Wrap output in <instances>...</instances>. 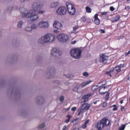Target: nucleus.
Returning <instances> with one entry per match:
<instances>
[{"instance_id": "37998d69", "label": "nucleus", "mask_w": 130, "mask_h": 130, "mask_svg": "<svg viewBox=\"0 0 130 130\" xmlns=\"http://www.w3.org/2000/svg\"><path fill=\"white\" fill-rule=\"evenodd\" d=\"M77 120H78V119H75L73 120L72 121L73 123H77Z\"/></svg>"}, {"instance_id": "ea45409f", "label": "nucleus", "mask_w": 130, "mask_h": 130, "mask_svg": "<svg viewBox=\"0 0 130 130\" xmlns=\"http://www.w3.org/2000/svg\"><path fill=\"white\" fill-rule=\"evenodd\" d=\"M72 111H76L77 110V107H74L71 109Z\"/></svg>"}, {"instance_id": "393cba45", "label": "nucleus", "mask_w": 130, "mask_h": 130, "mask_svg": "<svg viewBox=\"0 0 130 130\" xmlns=\"http://www.w3.org/2000/svg\"><path fill=\"white\" fill-rule=\"evenodd\" d=\"M38 28H43V21L40 22L38 24Z\"/></svg>"}, {"instance_id": "f8f14e48", "label": "nucleus", "mask_w": 130, "mask_h": 130, "mask_svg": "<svg viewBox=\"0 0 130 130\" xmlns=\"http://www.w3.org/2000/svg\"><path fill=\"white\" fill-rule=\"evenodd\" d=\"M92 95H93L92 93H88L87 94L84 95L82 98V100H84L83 103H85V102H87V101H88L89 98H90V97H91Z\"/></svg>"}, {"instance_id": "c756f323", "label": "nucleus", "mask_w": 130, "mask_h": 130, "mask_svg": "<svg viewBox=\"0 0 130 130\" xmlns=\"http://www.w3.org/2000/svg\"><path fill=\"white\" fill-rule=\"evenodd\" d=\"M31 29H37L38 25H37L36 24H33L31 26Z\"/></svg>"}, {"instance_id": "13d9d810", "label": "nucleus", "mask_w": 130, "mask_h": 130, "mask_svg": "<svg viewBox=\"0 0 130 130\" xmlns=\"http://www.w3.org/2000/svg\"><path fill=\"white\" fill-rule=\"evenodd\" d=\"M75 43H76V41H75Z\"/></svg>"}, {"instance_id": "412c9836", "label": "nucleus", "mask_w": 130, "mask_h": 130, "mask_svg": "<svg viewBox=\"0 0 130 130\" xmlns=\"http://www.w3.org/2000/svg\"><path fill=\"white\" fill-rule=\"evenodd\" d=\"M84 109L83 108H82V107H81L79 109L78 113V116H80V115H81V113L84 112Z\"/></svg>"}, {"instance_id": "603ef678", "label": "nucleus", "mask_w": 130, "mask_h": 130, "mask_svg": "<svg viewBox=\"0 0 130 130\" xmlns=\"http://www.w3.org/2000/svg\"><path fill=\"white\" fill-rule=\"evenodd\" d=\"M116 105H112V106H111L110 107V108H112V107H114Z\"/></svg>"}, {"instance_id": "6ab92c4d", "label": "nucleus", "mask_w": 130, "mask_h": 130, "mask_svg": "<svg viewBox=\"0 0 130 130\" xmlns=\"http://www.w3.org/2000/svg\"><path fill=\"white\" fill-rule=\"evenodd\" d=\"M58 6V3L57 2H53L51 4V7L52 8H56Z\"/></svg>"}, {"instance_id": "5fc2aeb1", "label": "nucleus", "mask_w": 130, "mask_h": 130, "mask_svg": "<svg viewBox=\"0 0 130 130\" xmlns=\"http://www.w3.org/2000/svg\"><path fill=\"white\" fill-rule=\"evenodd\" d=\"M127 2L128 3V4H130V0H127Z\"/></svg>"}, {"instance_id": "4be33fe9", "label": "nucleus", "mask_w": 130, "mask_h": 130, "mask_svg": "<svg viewBox=\"0 0 130 130\" xmlns=\"http://www.w3.org/2000/svg\"><path fill=\"white\" fill-rule=\"evenodd\" d=\"M44 127H45V123H42L38 126V128H39V129H41L44 128Z\"/></svg>"}, {"instance_id": "a211bd4d", "label": "nucleus", "mask_w": 130, "mask_h": 130, "mask_svg": "<svg viewBox=\"0 0 130 130\" xmlns=\"http://www.w3.org/2000/svg\"><path fill=\"white\" fill-rule=\"evenodd\" d=\"M49 27V24L46 21H43V28H48Z\"/></svg>"}, {"instance_id": "864d4df0", "label": "nucleus", "mask_w": 130, "mask_h": 130, "mask_svg": "<svg viewBox=\"0 0 130 130\" xmlns=\"http://www.w3.org/2000/svg\"><path fill=\"white\" fill-rule=\"evenodd\" d=\"M120 103V104H122V103H123V100H121Z\"/></svg>"}, {"instance_id": "cd10ccee", "label": "nucleus", "mask_w": 130, "mask_h": 130, "mask_svg": "<svg viewBox=\"0 0 130 130\" xmlns=\"http://www.w3.org/2000/svg\"><path fill=\"white\" fill-rule=\"evenodd\" d=\"M83 76L84 77H85L86 78H88V77H89V73H88V72H84L83 73Z\"/></svg>"}, {"instance_id": "4c0bfd02", "label": "nucleus", "mask_w": 130, "mask_h": 130, "mask_svg": "<svg viewBox=\"0 0 130 130\" xmlns=\"http://www.w3.org/2000/svg\"><path fill=\"white\" fill-rule=\"evenodd\" d=\"M106 75H107L108 76H110V78H111L112 76H111V73H110V72H107L106 73Z\"/></svg>"}, {"instance_id": "7ed1b4c3", "label": "nucleus", "mask_w": 130, "mask_h": 130, "mask_svg": "<svg viewBox=\"0 0 130 130\" xmlns=\"http://www.w3.org/2000/svg\"><path fill=\"white\" fill-rule=\"evenodd\" d=\"M109 125H110V120L105 117L95 124V127L98 130H102L105 126H109Z\"/></svg>"}, {"instance_id": "49530a36", "label": "nucleus", "mask_w": 130, "mask_h": 130, "mask_svg": "<svg viewBox=\"0 0 130 130\" xmlns=\"http://www.w3.org/2000/svg\"><path fill=\"white\" fill-rule=\"evenodd\" d=\"M58 32L59 31H57V30L56 29L54 30V33H56V34H57Z\"/></svg>"}, {"instance_id": "8fccbe9b", "label": "nucleus", "mask_w": 130, "mask_h": 130, "mask_svg": "<svg viewBox=\"0 0 130 130\" xmlns=\"http://www.w3.org/2000/svg\"><path fill=\"white\" fill-rule=\"evenodd\" d=\"M121 110L122 111H124V107H121Z\"/></svg>"}, {"instance_id": "6e6552de", "label": "nucleus", "mask_w": 130, "mask_h": 130, "mask_svg": "<svg viewBox=\"0 0 130 130\" xmlns=\"http://www.w3.org/2000/svg\"><path fill=\"white\" fill-rule=\"evenodd\" d=\"M56 13L59 16H62L67 14V8L65 7H60L56 11Z\"/></svg>"}, {"instance_id": "de8ad7c7", "label": "nucleus", "mask_w": 130, "mask_h": 130, "mask_svg": "<svg viewBox=\"0 0 130 130\" xmlns=\"http://www.w3.org/2000/svg\"><path fill=\"white\" fill-rule=\"evenodd\" d=\"M66 129H67V125L63 126V129H62V130H66Z\"/></svg>"}, {"instance_id": "1a4fd4ad", "label": "nucleus", "mask_w": 130, "mask_h": 130, "mask_svg": "<svg viewBox=\"0 0 130 130\" xmlns=\"http://www.w3.org/2000/svg\"><path fill=\"white\" fill-rule=\"evenodd\" d=\"M100 60L101 62L103 63H107V60L108 59V56L105 54H100Z\"/></svg>"}, {"instance_id": "f257e3e1", "label": "nucleus", "mask_w": 130, "mask_h": 130, "mask_svg": "<svg viewBox=\"0 0 130 130\" xmlns=\"http://www.w3.org/2000/svg\"><path fill=\"white\" fill-rule=\"evenodd\" d=\"M43 8V4L41 3H35L32 6L33 10H30L26 13L27 10L24 8H20L19 12L22 13V18H27L31 22H34L38 19V14H43L45 11L41 10Z\"/></svg>"}, {"instance_id": "f3484780", "label": "nucleus", "mask_w": 130, "mask_h": 130, "mask_svg": "<svg viewBox=\"0 0 130 130\" xmlns=\"http://www.w3.org/2000/svg\"><path fill=\"white\" fill-rule=\"evenodd\" d=\"M89 120L87 119L84 122V124L82 125L81 127V128H83V129H85V128H86L87 125L89 123Z\"/></svg>"}, {"instance_id": "f03ea898", "label": "nucleus", "mask_w": 130, "mask_h": 130, "mask_svg": "<svg viewBox=\"0 0 130 130\" xmlns=\"http://www.w3.org/2000/svg\"><path fill=\"white\" fill-rule=\"evenodd\" d=\"M55 40V36L52 34H47L39 40V43L44 44L48 42H52Z\"/></svg>"}, {"instance_id": "72a5a7b5", "label": "nucleus", "mask_w": 130, "mask_h": 130, "mask_svg": "<svg viewBox=\"0 0 130 130\" xmlns=\"http://www.w3.org/2000/svg\"><path fill=\"white\" fill-rule=\"evenodd\" d=\"M124 67V64H120V65H119L118 67H116V68H120L121 69V68H123Z\"/></svg>"}, {"instance_id": "f704fd0d", "label": "nucleus", "mask_w": 130, "mask_h": 130, "mask_svg": "<svg viewBox=\"0 0 130 130\" xmlns=\"http://www.w3.org/2000/svg\"><path fill=\"white\" fill-rule=\"evenodd\" d=\"M118 107L117 106H116V105L114 107V108L113 109V111H116V110H117L118 109Z\"/></svg>"}, {"instance_id": "20e7f679", "label": "nucleus", "mask_w": 130, "mask_h": 130, "mask_svg": "<svg viewBox=\"0 0 130 130\" xmlns=\"http://www.w3.org/2000/svg\"><path fill=\"white\" fill-rule=\"evenodd\" d=\"M70 54L73 58L79 59L81 57V54H82V50L79 48L72 49L70 51Z\"/></svg>"}, {"instance_id": "4468645a", "label": "nucleus", "mask_w": 130, "mask_h": 130, "mask_svg": "<svg viewBox=\"0 0 130 130\" xmlns=\"http://www.w3.org/2000/svg\"><path fill=\"white\" fill-rule=\"evenodd\" d=\"M120 19V16L119 15H117L111 19V21L112 23H115V22H117V21H119Z\"/></svg>"}, {"instance_id": "9b49d317", "label": "nucleus", "mask_w": 130, "mask_h": 130, "mask_svg": "<svg viewBox=\"0 0 130 130\" xmlns=\"http://www.w3.org/2000/svg\"><path fill=\"white\" fill-rule=\"evenodd\" d=\"M53 26L54 28L57 29L58 30H59L62 28V24H61V23L57 21H55L54 22Z\"/></svg>"}, {"instance_id": "a18cd8bd", "label": "nucleus", "mask_w": 130, "mask_h": 130, "mask_svg": "<svg viewBox=\"0 0 130 130\" xmlns=\"http://www.w3.org/2000/svg\"><path fill=\"white\" fill-rule=\"evenodd\" d=\"M113 72H114V68H113L112 70H110V71H109V72H110V73H113Z\"/></svg>"}, {"instance_id": "0eeeda50", "label": "nucleus", "mask_w": 130, "mask_h": 130, "mask_svg": "<svg viewBox=\"0 0 130 130\" xmlns=\"http://www.w3.org/2000/svg\"><path fill=\"white\" fill-rule=\"evenodd\" d=\"M51 55L55 56V57H57V56H60L62 54V52L58 49L54 48L51 50Z\"/></svg>"}, {"instance_id": "c03bdc74", "label": "nucleus", "mask_w": 130, "mask_h": 130, "mask_svg": "<svg viewBox=\"0 0 130 130\" xmlns=\"http://www.w3.org/2000/svg\"><path fill=\"white\" fill-rule=\"evenodd\" d=\"M128 54H130V50L128 51V52L126 53L125 54V56H127V55H128Z\"/></svg>"}, {"instance_id": "a19ab883", "label": "nucleus", "mask_w": 130, "mask_h": 130, "mask_svg": "<svg viewBox=\"0 0 130 130\" xmlns=\"http://www.w3.org/2000/svg\"><path fill=\"white\" fill-rule=\"evenodd\" d=\"M129 9H130V7L128 6L125 7V10H126V11H129Z\"/></svg>"}, {"instance_id": "b1692460", "label": "nucleus", "mask_w": 130, "mask_h": 130, "mask_svg": "<svg viewBox=\"0 0 130 130\" xmlns=\"http://www.w3.org/2000/svg\"><path fill=\"white\" fill-rule=\"evenodd\" d=\"M107 94H106L105 96V100H106L107 101V100H108V99H109V95H110V93H109V92L107 91Z\"/></svg>"}, {"instance_id": "4d7b16f0", "label": "nucleus", "mask_w": 130, "mask_h": 130, "mask_svg": "<svg viewBox=\"0 0 130 130\" xmlns=\"http://www.w3.org/2000/svg\"><path fill=\"white\" fill-rule=\"evenodd\" d=\"M94 104H96V102H94Z\"/></svg>"}, {"instance_id": "2eb2a0df", "label": "nucleus", "mask_w": 130, "mask_h": 130, "mask_svg": "<svg viewBox=\"0 0 130 130\" xmlns=\"http://www.w3.org/2000/svg\"><path fill=\"white\" fill-rule=\"evenodd\" d=\"M91 107V105L89 104H83L81 106V108H83L84 109H85L86 110L89 109Z\"/></svg>"}, {"instance_id": "ddd939ff", "label": "nucleus", "mask_w": 130, "mask_h": 130, "mask_svg": "<svg viewBox=\"0 0 130 130\" xmlns=\"http://www.w3.org/2000/svg\"><path fill=\"white\" fill-rule=\"evenodd\" d=\"M94 23L95 25H97V26L100 25V19L98 18V14H95L94 16Z\"/></svg>"}, {"instance_id": "3c124183", "label": "nucleus", "mask_w": 130, "mask_h": 130, "mask_svg": "<svg viewBox=\"0 0 130 130\" xmlns=\"http://www.w3.org/2000/svg\"><path fill=\"white\" fill-rule=\"evenodd\" d=\"M66 77L70 78H71V75H66Z\"/></svg>"}, {"instance_id": "6e6d98bb", "label": "nucleus", "mask_w": 130, "mask_h": 130, "mask_svg": "<svg viewBox=\"0 0 130 130\" xmlns=\"http://www.w3.org/2000/svg\"><path fill=\"white\" fill-rule=\"evenodd\" d=\"M69 109H70V108H68L66 109V110L68 111Z\"/></svg>"}, {"instance_id": "dca6fc26", "label": "nucleus", "mask_w": 130, "mask_h": 130, "mask_svg": "<svg viewBox=\"0 0 130 130\" xmlns=\"http://www.w3.org/2000/svg\"><path fill=\"white\" fill-rule=\"evenodd\" d=\"M91 81H88L86 82H82L80 85V87H81V88H84V87H85V86H87V85H89V84H90V83H91Z\"/></svg>"}, {"instance_id": "09e8293b", "label": "nucleus", "mask_w": 130, "mask_h": 130, "mask_svg": "<svg viewBox=\"0 0 130 130\" xmlns=\"http://www.w3.org/2000/svg\"><path fill=\"white\" fill-rule=\"evenodd\" d=\"M101 33H105V30L104 29H101Z\"/></svg>"}, {"instance_id": "9d476101", "label": "nucleus", "mask_w": 130, "mask_h": 130, "mask_svg": "<svg viewBox=\"0 0 130 130\" xmlns=\"http://www.w3.org/2000/svg\"><path fill=\"white\" fill-rule=\"evenodd\" d=\"M106 85V82H105L104 84L100 86V88L99 89V93L101 95H104V94L107 93V91H104V90L106 89V86L105 85Z\"/></svg>"}, {"instance_id": "aec40b11", "label": "nucleus", "mask_w": 130, "mask_h": 130, "mask_svg": "<svg viewBox=\"0 0 130 130\" xmlns=\"http://www.w3.org/2000/svg\"><path fill=\"white\" fill-rule=\"evenodd\" d=\"M67 118H68L65 120L66 123H69L70 122V121L71 120V118H72V116L70 115H67Z\"/></svg>"}, {"instance_id": "79ce46f5", "label": "nucleus", "mask_w": 130, "mask_h": 130, "mask_svg": "<svg viewBox=\"0 0 130 130\" xmlns=\"http://www.w3.org/2000/svg\"><path fill=\"white\" fill-rule=\"evenodd\" d=\"M118 69H116V72L117 73H119V72H121V68H120L119 67H118Z\"/></svg>"}, {"instance_id": "c85d7f7f", "label": "nucleus", "mask_w": 130, "mask_h": 130, "mask_svg": "<svg viewBox=\"0 0 130 130\" xmlns=\"http://www.w3.org/2000/svg\"><path fill=\"white\" fill-rule=\"evenodd\" d=\"M98 86H93L91 88V90L92 91H96V90H98Z\"/></svg>"}, {"instance_id": "2f4dec72", "label": "nucleus", "mask_w": 130, "mask_h": 130, "mask_svg": "<svg viewBox=\"0 0 130 130\" xmlns=\"http://www.w3.org/2000/svg\"><path fill=\"white\" fill-rule=\"evenodd\" d=\"M59 100H60V102H62V101H63V100H64V96H63V95L60 96L59 98Z\"/></svg>"}, {"instance_id": "bb28decb", "label": "nucleus", "mask_w": 130, "mask_h": 130, "mask_svg": "<svg viewBox=\"0 0 130 130\" xmlns=\"http://www.w3.org/2000/svg\"><path fill=\"white\" fill-rule=\"evenodd\" d=\"M25 31H27L28 32H30V31H32V27H31H31L27 26L25 28Z\"/></svg>"}, {"instance_id": "473e14b6", "label": "nucleus", "mask_w": 130, "mask_h": 130, "mask_svg": "<svg viewBox=\"0 0 130 130\" xmlns=\"http://www.w3.org/2000/svg\"><path fill=\"white\" fill-rule=\"evenodd\" d=\"M107 14H108V12H104L101 13V15L102 16H106V15H107Z\"/></svg>"}, {"instance_id": "a878e982", "label": "nucleus", "mask_w": 130, "mask_h": 130, "mask_svg": "<svg viewBox=\"0 0 130 130\" xmlns=\"http://www.w3.org/2000/svg\"><path fill=\"white\" fill-rule=\"evenodd\" d=\"M23 23L22 21H19L18 22V24L17 25V27L18 28H21V27H22V26H23Z\"/></svg>"}, {"instance_id": "58836bf2", "label": "nucleus", "mask_w": 130, "mask_h": 130, "mask_svg": "<svg viewBox=\"0 0 130 130\" xmlns=\"http://www.w3.org/2000/svg\"><path fill=\"white\" fill-rule=\"evenodd\" d=\"M110 10L111 12H113V11H114V10H115V9L114 8V7L112 6V7H110Z\"/></svg>"}, {"instance_id": "39448f33", "label": "nucleus", "mask_w": 130, "mask_h": 130, "mask_svg": "<svg viewBox=\"0 0 130 130\" xmlns=\"http://www.w3.org/2000/svg\"><path fill=\"white\" fill-rule=\"evenodd\" d=\"M66 7L69 15L74 16L76 14V8H75V6L72 3L67 2L66 3Z\"/></svg>"}, {"instance_id": "e433bc0d", "label": "nucleus", "mask_w": 130, "mask_h": 130, "mask_svg": "<svg viewBox=\"0 0 130 130\" xmlns=\"http://www.w3.org/2000/svg\"><path fill=\"white\" fill-rule=\"evenodd\" d=\"M102 106H103V107H106V106H107V103H106V102H104L103 103V105H102Z\"/></svg>"}, {"instance_id": "5701e85b", "label": "nucleus", "mask_w": 130, "mask_h": 130, "mask_svg": "<svg viewBox=\"0 0 130 130\" xmlns=\"http://www.w3.org/2000/svg\"><path fill=\"white\" fill-rule=\"evenodd\" d=\"M85 10L86 11V13H92V9L89 7V6L86 7Z\"/></svg>"}, {"instance_id": "c9c22d12", "label": "nucleus", "mask_w": 130, "mask_h": 130, "mask_svg": "<svg viewBox=\"0 0 130 130\" xmlns=\"http://www.w3.org/2000/svg\"><path fill=\"white\" fill-rule=\"evenodd\" d=\"M79 28V26L77 25L73 27V31H76L77 29Z\"/></svg>"}, {"instance_id": "423d86ee", "label": "nucleus", "mask_w": 130, "mask_h": 130, "mask_svg": "<svg viewBox=\"0 0 130 130\" xmlns=\"http://www.w3.org/2000/svg\"><path fill=\"white\" fill-rule=\"evenodd\" d=\"M57 38L58 39L59 41L62 43H64L69 40V36L64 34H60L58 35Z\"/></svg>"}, {"instance_id": "7c9ffc66", "label": "nucleus", "mask_w": 130, "mask_h": 130, "mask_svg": "<svg viewBox=\"0 0 130 130\" xmlns=\"http://www.w3.org/2000/svg\"><path fill=\"white\" fill-rule=\"evenodd\" d=\"M125 128V125H123L119 128V130H124Z\"/></svg>"}]
</instances>
